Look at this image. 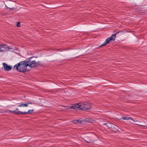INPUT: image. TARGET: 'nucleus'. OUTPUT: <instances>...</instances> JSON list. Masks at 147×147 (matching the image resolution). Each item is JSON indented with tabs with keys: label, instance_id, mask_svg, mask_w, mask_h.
<instances>
[{
	"label": "nucleus",
	"instance_id": "f257e3e1",
	"mask_svg": "<svg viewBox=\"0 0 147 147\" xmlns=\"http://www.w3.org/2000/svg\"><path fill=\"white\" fill-rule=\"evenodd\" d=\"M39 62H36L35 60L21 61L15 65L13 68L19 72L25 73L30 71L32 68L39 65Z\"/></svg>",
	"mask_w": 147,
	"mask_h": 147
},
{
	"label": "nucleus",
	"instance_id": "f03ea898",
	"mask_svg": "<svg viewBox=\"0 0 147 147\" xmlns=\"http://www.w3.org/2000/svg\"><path fill=\"white\" fill-rule=\"evenodd\" d=\"M70 107L75 109H80L86 110L90 109L91 108V106L89 104L85 102L83 104L79 103L74 104Z\"/></svg>",
	"mask_w": 147,
	"mask_h": 147
},
{
	"label": "nucleus",
	"instance_id": "7ed1b4c3",
	"mask_svg": "<svg viewBox=\"0 0 147 147\" xmlns=\"http://www.w3.org/2000/svg\"><path fill=\"white\" fill-rule=\"evenodd\" d=\"M9 111L11 113L15 114H24V112L20 111L18 108L16 109L15 110L13 111L7 110L6 112H7Z\"/></svg>",
	"mask_w": 147,
	"mask_h": 147
},
{
	"label": "nucleus",
	"instance_id": "20e7f679",
	"mask_svg": "<svg viewBox=\"0 0 147 147\" xmlns=\"http://www.w3.org/2000/svg\"><path fill=\"white\" fill-rule=\"evenodd\" d=\"M1 49L4 50V51H7L10 49H13L11 48H10L7 45H1Z\"/></svg>",
	"mask_w": 147,
	"mask_h": 147
},
{
	"label": "nucleus",
	"instance_id": "39448f33",
	"mask_svg": "<svg viewBox=\"0 0 147 147\" xmlns=\"http://www.w3.org/2000/svg\"><path fill=\"white\" fill-rule=\"evenodd\" d=\"M3 66L5 70L6 71H10L12 69V67L11 65H8L5 63H3Z\"/></svg>",
	"mask_w": 147,
	"mask_h": 147
},
{
	"label": "nucleus",
	"instance_id": "423d86ee",
	"mask_svg": "<svg viewBox=\"0 0 147 147\" xmlns=\"http://www.w3.org/2000/svg\"><path fill=\"white\" fill-rule=\"evenodd\" d=\"M119 32H117L115 34L112 35L110 37L107 38L108 40L110 41L111 40H114L116 38V35Z\"/></svg>",
	"mask_w": 147,
	"mask_h": 147
},
{
	"label": "nucleus",
	"instance_id": "0eeeda50",
	"mask_svg": "<svg viewBox=\"0 0 147 147\" xmlns=\"http://www.w3.org/2000/svg\"><path fill=\"white\" fill-rule=\"evenodd\" d=\"M29 104V103L28 102L26 103H22L19 105H18L17 107H27L28 105Z\"/></svg>",
	"mask_w": 147,
	"mask_h": 147
},
{
	"label": "nucleus",
	"instance_id": "6e6552de",
	"mask_svg": "<svg viewBox=\"0 0 147 147\" xmlns=\"http://www.w3.org/2000/svg\"><path fill=\"white\" fill-rule=\"evenodd\" d=\"M121 119H123V120H128V119H131V120L134 122H135L136 121H134V120L132 119L131 118L129 117H123Z\"/></svg>",
	"mask_w": 147,
	"mask_h": 147
},
{
	"label": "nucleus",
	"instance_id": "1a4fd4ad",
	"mask_svg": "<svg viewBox=\"0 0 147 147\" xmlns=\"http://www.w3.org/2000/svg\"><path fill=\"white\" fill-rule=\"evenodd\" d=\"M109 41L108 40V39L107 38L105 42H104L100 46V47L102 46H104L106 45L107 44H108L109 43Z\"/></svg>",
	"mask_w": 147,
	"mask_h": 147
},
{
	"label": "nucleus",
	"instance_id": "9d476101",
	"mask_svg": "<svg viewBox=\"0 0 147 147\" xmlns=\"http://www.w3.org/2000/svg\"><path fill=\"white\" fill-rule=\"evenodd\" d=\"M81 120L80 119H77L74 121V122L75 124H78L81 123Z\"/></svg>",
	"mask_w": 147,
	"mask_h": 147
},
{
	"label": "nucleus",
	"instance_id": "9b49d317",
	"mask_svg": "<svg viewBox=\"0 0 147 147\" xmlns=\"http://www.w3.org/2000/svg\"><path fill=\"white\" fill-rule=\"evenodd\" d=\"M34 111V110L33 109L30 110H29L28 112H24V114H31L32 113V112Z\"/></svg>",
	"mask_w": 147,
	"mask_h": 147
},
{
	"label": "nucleus",
	"instance_id": "f8f14e48",
	"mask_svg": "<svg viewBox=\"0 0 147 147\" xmlns=\"http://www.w3.org/2000/svg\"><path fill=\"white\" fill-rule=\"evenodd\" d=\"M103 125H107L109 128H110L111 127H112L111 124L109 123H104L103 124Z\"/></svg>",
	"mask_w": 147,
	"mask_h": 147
},
{
	"label": "nucleus",
	"instance_id": "ddd939ff",
	"mask_svg": "<svg viewBox=\"0 0 147 147\" xmlns=\"http://www.w3.org/2000/svg\"><path fill=\"white\" fill-rule=\"evenodd\" d=\"M4 50H3V49H1V45H0V52H3Z\"/></svg>",
	"mask_w": 147,
	"mask_h": 147
},
{
	"label": "nucleus",
	"instance_id": "4468645a",
	"mask_svg": "<svg viewBox=\"0 0 147 147\" xmlns=\"http://www.w3.org/2000/svg\"><path fill=\"white\" fill-rule=\"evenodd\" d=\"M20 22H18L17 24V26L18 27H19L20 26Z\"/></svg>",
	"mask_w": 147,
	"mask_h": 147
},
{
	"label": "nucleus",
	"instance_id": "2eb2a0df",
	"mask_svg": "<svg viewBox=\"0 0 147 147\" xmlns=\"http://www.w3.org/2000/svg\"><path fill=\"white\" fill-rule=\"evenodd\" d=\"M29 103V104H32V103Z\"/></svg>",
	"mask_w": 147,
	"mask_h": 147
},
{
	"label": "nucleus",
	"instance_id": "dca6fc26",
	"mask_svg": "<svg viewBox=\"0 0 147 147\" xmlns=\"http://www.w3.org/2000/svg\"><path fill=\"white\" fill-rule=\"evenodd\" d=\"M13 9V8H10V9Z\"/></svg>",
	"mask_w": 147,
	"mask_h": 147
}]
</instances>
